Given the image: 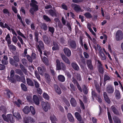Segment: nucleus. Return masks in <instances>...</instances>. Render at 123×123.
Returning a JSON list of instances; mask_svg holds the SVG:
<instances>
[{
	"instance_id": "obj_48",
	"label": "nucleus",
	"mask_w": 123,
	"mask_h": 123,
	"mask_svg": "<svg viewBox=\"0 0 123 123\" xmlns=\"http://www.w3.org/2000/svg\"><path fill=\"white\" fill-rule=\"evenodd\" d=\"M96 89L99 93H100V90L99 85L98 84H96L95 85Z\"/></svg>"
},
{
	"instance_id": "obj_15",
	"label": "nucleus",
	"mask_w": 123,
	"mask_h": 123,
	"mask_svg": "<svg viewBox=\"0 0 123 123\" xmlns=\"http://www.w3.org/2000/svg\"><path fill=\"white\" fill-rule=\"evenodd\" d=\"M9 62L12 65L15 67L18 66V64L17 62L12 58H11L10 59Z\"/></svg>"
},
{
	"instance_id": "obj_13",
	"label": "nucleus",
	"mask_w": 123,
	"mask_h": 123,
	"mask_svg": "<svg viewBox=\"0 0 123 123\" xmlns=\"http://www.w3.org/2000/svg\"><path fill=\"white\" fill-rule=\"evenodd\" d=\"M52 44L53 46L52 47L53 50H57L59 49V47L57 43L54 41L53 42Z\"/></svg>"
},
{
	"instance_id": "obj_59",
	"label": "nucleus",
	"mask_w": 123,
	"mask_h": 123,
	"mask_svg": "<svg viewBox=\"0 0 123 123\" xmlns=\"http://www.w3.org/2000/svg\"><path fill=\"white\" fill-rule=\"evenodd\" d=\"M43 98L45 99L48 100L49 99V97L48 95L46 93H44L43 94Z\"/></svg>"
},
{
	"instance_id": "obj_51",
	"label": "nucleus",
	"mask_w": 123,
	"mask_h": 123,
	"mask_svg": "<svg viewBox=\"0 0 123 123\" xmlns=\"http://www.w3.org/2000/svg\"><path fill=\"white\" fill-rule=\"evenodd\" d=\"M108 117L110 123H112L111 117V114L109 111L108 112Z\"/></svg>"
},
{
	"instance_id": "obj_35",
	"label": "nucleus",
	"mask_w": 123,
	"mask_h": 123,
	"mask_svg": "<svg viewBox=\"0 0 123 123\" xmlns=\"http://www.w3.org/2000/svg\"><path fill=\"white\" fill-rule=\"evenodd\" d=\"M113 119L115 123H121L120 119L117 117L115 116L113 117Z\"/></svg>"
},
{
	"instance_id": "obj_5",
	"label": "nucleus",
	"mask_w": 123,
	"mask_h": 123,
	"mask_svg": "<svg viewBox=\"0 0 123 123\" xmlns=\"http://www.w3.org/2000/svg\"><path fill=\"white\" fill-rule=\"evenodd\" d=\"M123 38V34L122 31L118 30L116 32V39L117 41L121 40Z\"/></svg>"
},
{
	"instance_id": "obj_10",
	"label": "nucleus",
	"mask_w": 123,
	"mask_h": 123,
	"mask_svg": "<svg viewBox=\"0 0 123 123\" xmlns=\"http://www.w3.org/2000/svg\"><path fill=\"white\" fill-rule=\"evenodd\" d=\"M71 6L74 10L76 12H79L81 10L80 6L74 3L72 4Z\"/></svg>"
},
{
	"instance_id": "obj_11",
	"label": "nucleus",
	"mask_w": 123,
	"mask_h": 123,
	"mask_svg": "<svg viewBox=\"0 0 123 123\" xmlns=\"http://www.w3.org/2000/svg\"><path fill=\"white\" fill-rule=\"evenodd\" d=\"M36 45L37 49L41 48L43 49L44 48V43L41 40H40L38 43H36Z\"/></svg>"
},
{
	"instance_id": "obj_12",
	"label": "nucleus",
	"mask_w": 123,
	"mask_h": 123,
	"mask_svg": "<svg viewBox=\"0 0 123 123\" xmlns=\"http://www.w3.org/2000/svg\"><path fill=\"white\" fill-rule=\"evenodd\" d=\"M106 92L108 93H112L114 91V89L112 86L109 85L107 86L106 88Z\"/></svg>"
},
{
	"instance_id": "obj_16",
	"label": "nucleus",
	"mask_w": 123,
	"mask_h": 123,
	"mask_svg": "<svg viewBox=\"0 0 123 123\" xmlns=\"http://www.w3.org/2000/svg\"><path fill=\"white\" fill-rule=\"evenodd\" d=\"M64 53L67 56L69 57L71 55V52L69 49L65 48L63 50Z\"/></svg>"
},
{
	"instance_id": "obj_1",
	"label": "nucleus",
	"mask_w": 123,
	"mask_h": 123,
	"mask_svg": "<svg viewBox=\"0 0 123 123\" xmlns=\"http://www.w3.org/2000/svg\"><path fill=\"white\" fill-rule=\"evenodd\" d=\"M30 6L33 7L31 8L29 10L30 12L32 15L34 14V12L37 11L38 10V6L37 4H38L37 1L35 0H31Z\"/></svg>"
},
{
	"instance_id": "obj_44",
	"label": "nucleus",
	"mask_w": 123,
	"mask_h": 123,
	"mask_svg": "<svg viewBox=\"0 0 123 123\" xmlns=\"http://www.w3.org/2000/svg\"><path fill=\"white\" fill-rule=\"evenodd\" d=\"M43 69L44 71L45 77H49V75L48 73L46 71L45 68V67H43Z\"/></svg>"
},
{
	"instance_id": "obj_45",
	"label": "nucleus",
	"mask_w": 123,
	"mask_h": 123,
	"mask_svg": "<svg viewBox=\"0 0 123 123\" xmlns=\"http://www.w3.org/2000/svg\"><path fill=\"white\" fill-rule=\"evenodd\" d=\"M26 119L29 121L31 122V123L33 122H34V120L33 118L30 117H27L26 118Z\"/></svg>"
},
{
	"instance_id": "obj_23",
	"label": "nucleus",
	"mask_w": 123,
	"mask_h": 123,
	"mask_svg": "<svg viewBox=\"0 0 123 123\" xmlns=\"http://www.w3.org/2000/svg\"><path fill=\"white\" fill-rule=\"evenodd\" d=\"M8 46L9 49L11 52H14L16 50V47L12 44H11Z\"/></svg>"
},
{
	"instance_id": "obj_57",
	"label": "nucleus",
	"mask_w": 123,
	"mask_h": 123,
	"mask_svg": "<svg viewBox=\"0 0 123 123\" xmlns=\"http://www.w3.org/2000/svg\"><path fill=\"white\" fill-rule=\"evenodd\" d=\"M38 34L37 33H35V41H36L37 43H38Z\"/></svg>"
},
{
	"instance_id": "obj_33",
	"label": "nucleus",
	"mask_w": 123,
	"mask_h": 123,
	"mask_svg": "<svg viewBox=\"0 0 123 123\" xmlns=\"http://www.w3.org/2000/svg\"><path fill=\"white\" fill-rule=\"evenodd\" d=\"M75 115L79 121H81V116L79 113L77 112H76L75 113Z\"/></svg>"
},
{
	"instance_id": "obj_38",
	"label": "nucleus",
	"mask_w": 123,
	"mask_h": 123,
	"mask_svg": "<svg viewBox=\"0 0 123 123\" xmlns=\"http://www.w3.org/2000/svg\"><path fill=\"white\" fill-rule=\"evenodd\" d=\"M16 72L17 74L20 75V77H24V75L21 70L18 69H17Z\"/></svg>"
},
{
	"instance_id": "obj_3",
	"label": "nucleus",
	"mask_w": 123,
	"mask_h": 123,
	"mask_svg": "<svg viewBox=\"0 0 123 123\" xmlns=\"http://www.w3.org/2000/svg\"><path fill=\"white\" fill-rule=\"evenodd\" d=\"M56 69L57 70H62L63 71L66 70V66L65 64L62 62H60L58 59H57L56 61Z\"/></svg>"
},
{
	"instance_id": "obj_18",
	"label": "nucleus",
	"mask_w": 123,
	"mask_h": 123,
	"mask_svg": "<svg viewBox=\"0 0 123 123\" xmlns=\"http://www.w3.org/2000/svg\"><path fill=\"white\" fill-rule=\"evenodd\" d=\"M61 57L62 60L66 63L68 64H70V62L69 60L65 55H61Z\"/></svg>"
},
{
	"instance_id": "obj_32",
	"label": "nucleus",
	"mask_w": 123,
	"mask_h": 123,
	"mask_svg": "<svg viewBox=\"0 0 123 123\" xmlns=\"http://www.w3.org/2000/svg\"><path fill=\"white\" fill-rule=\"evenodd\" d=\"M84 15L87 19H90L92 18V16L91 14L89 12H86L84 14Z\"/></svg>"
},
{
	"instance_id": "obj_9",
	"label": "nucleus",
	"mask_w": 123,
	"mask_h": 123,
	"mask_svg": "<svg viewBox=\"0 0 123 123\" xmlns=\"http://www.w3.org/2000/svg\"><path fill=\"white\" fill-rule=\"evenodd\" d=\"M68 45L70 48L73 49H75L76 46V42L74 40H72L68 42Z\"/></svg>"
},
{
	"instance_id": "obj_61",
	"label": "nucleus",
	"mask_w": 123,
	"mask_h": 123,
	"mask_svg": "<svg viewBox=\"0 0 123 123\" xmlns=\"http://www.w3.org/2000/svg\"><path fill=\"white\" fill-rule=\"evenodd\" d=\"M62 8L66 10H68V7L65 4L63 3L61 6Z\"/></svg>"
},
{
	"instance_id": "obj_42",
	"label": "nucleus",
	"mask_w": 123,
	"mask_h": 123,
	"mask_svg": "<svg viewBox=\"0 0 123 123\" xmlns=\"http://www.w3.org/2000/svg\"><path fill=\"white\" fill-rule=\"evenodd\" d=\"M30 110L33 115H34L35 114V110L33 107L32 106H30Z\"/></svg>"
},
{
	"instance_id": "obj_60",
	"label": "nucleus",
	"mask_w": 123,
	"mask_h": 123,
	"mask_svg": "<svg viewBox=\"0 0 123 123\" xmlns=\"http://www.w3.org/2000/svg\"><path fill=\"white\" fill-rule=\"evenodd\" d=\"M72 82L74 84H76V86H79V84L77 81L74 77H73L72 79Z\"/></svg>"
},
{
	"instance_id": "obj_37",
	"label": "nucleus",
	"mask_w": 123,
	"mask_h": 123,
	"mask_svg": "<svg viewBox=\"0 0 123 123\" xmlns=\"http://www.w3.org/2000/svg\"><path fill=\"white\" fill-rule=\"evenodd\" d=\"M13 114L14 116L15 117L18 119H20L21 118L20 115L18 112H16L14 113H13Z\"/></svg>"
},
{
	"instance_id": "obj_19",
	"label": "nucleus",
	"mask_w": 123,
	"mask_h": 123,
	"mask_svg": "<svg viewBox=\"0 0 123 123\" xmlns=\"http://www.w3.org/2000/svg\"><path fill=\"white\" fill-rule=\"evenodd\" d=\"M48 12L49 14L52 17H56L57 14L56 12V11H55L53 10L50 9L49 10Z\"/></svg>"
},
{
	"instance_id": "obj_28",
	"label": "nucleus",
	"mask_w": 123,
	"mask_h": 123,
	"mask_svg": "<svg viewBox=\"0 0 123 123\" xmlns=\"http://www.w3.org/2000/svg\"><path fill=\"white\" fill-rule=\"evenodd\" d=\"M20 67L23 72L26 75H27L26 76V77H27V76H28V75L27 73V70L26 69L24 66L22 64H20Z\"/></svg>"
},
{
	"instance_id": "obj_41",
	"label": "nucleus",
	"mask_w": 123,
	"mask_h": 123,
	"mask_svg": "<svg viewBox=\"0 0 123 123\" xmlns=\"http://www.w3.org/2000/svg\"><path fill=\"white\" fill-rule=\"evenodd\" d=\"M42 60L44 63L45 64L47 65L48 64L49 61L48 59L46 57L44 56Z\"/></svg>"
},
{
	"instance_id": "obj_24",
	"label": "nucleus",
	"mask_w": 123,
	"mask_h": 123,
	"mask_svg": "<svg viewBox=\"0 0 123 123\" xmlns=\"http://www.w3.org/2000/svg\"><path fill=\"white\" fill-rule=\"evenodd\" d=\"M67 116L70 122H74V118L71 113H68Z\"/></svg>"
},
{
	"instance_id": "obj_43",
	"label": "nucleus",
	"mask_w": 123,
	"mask_h": 123,
	"mask_svg": "<svg viewBox=\"0 0 123 123\" xmlns=\"http://www.w3.org/2000/svg\"><path fill=\"white\" fill-rule=\"evenodd\" d=\"M50 119L53 123H55V121L56 120V119L54 116L50 117Z\"/></svg>"
},
{
	"instance_id": "obj_6",
	"label": "nucleus",
	"mask_w": 123,
	"mask_h": 123,
	"mask_svg": "<svg viewBox=\"0 0 123 123\" xmlns=\"http://www.w3.org/2000/svg\"><path fill=\"white\" fill-rule=\"evenodd\" d=\"M43 38L45 43L48 46H50L51 43V40L50 37H48L46 35L43 36Z\"/></svg>"
},
{
	"instance_id": "obj_62",
	"label": "nucleus",
	"mask_w": 123,
	"mask_h": 123,
	"mask_svg": "<svg viewBox=\"0 0 123 123\" xmlns=\"http://www.w3.org/2000/svg\"><path fill=\"white\" fill-rule=\"evenodd\" d=\"M1 63L3 65H6L8 64V62L6 60H2L1 61Z\"/></svg>"
},
{
	"instance_id": "obj_52",
	"label": "nucleus",
	"mask_w": 123,
	"mask_h": 123,
	"mask_svg": "<svg viewBox=\"0 0 123 123\" xmlns=\"http://www.w3.org/2000/svg\"><path fill=\"white\" fill-rule=\"evenodd\" d=\"M92 97L93 100L94 99V97H97V94L94 91H92Z\"/></svg>"
},
{
	"instance_id": "obj_21",
	"label": "nucleus",
	"mask_w": 123,
	"mask_h": 123,
	"mask_svg": "<svg viewBox=\"0 0 123 123\" xmlns=\"http://www.w3.org/2000/svg\"><path fill=\"white\" fill-rule=\"evenodd\" d=\"M111 108L112 111L115 114L119 115V112L115 106H111Z\"/></svg>"
},
{
	"instance_id": "obj_29",
	"label": "nucleus",
	"mask_w": 123,
	"mask_h": 123,
	"mask_svg": "<svg viewBox=\"0 0 123 123\" xmlns=\"http://www.w3.org/2000/svg\"><path fill=\"white\" fill-rule=\"evenodd\" d=\"M23 111L25 113L27 114L30 112V108L28 106H26L23 109Z\"/></svg>"
},
{
	"instance_id": "obj_31",
	"label": "nucleus",
	"mask_w": 123,
	"mask_h": 123,
	"mask_svg": "<svg viewBox=\"0 0 123 123\" xmlns=\"http://www.w3.org/2000/svg\"><path fill=\"white\" fill-rule=\"evenodd\" d=\"M80 60L81 63L84 65L86 64V59L83 56L82 54H80Z\"/></svg>"
},
{
	"instance_id": "obj_54",
	"label": "nucleus",
	"mask_w": 123,
	"mask_h": 123,
	"mask_svg": "<svg viewBox=\"0 0 123 123\" xmlns=\"http://www.w3.org/2000/svg\"><path fill=\"white\" fill-rule=\"evenodd\" d=\"M101 59L102 60H105L106 59L105 55L104 53L100 54Z\"/></svg>"
},
{
	"instance_id": "obj_63",
	"label": "nucleus",
	"mask_w": 123,
	"mask_h": 123,
	"mask_svg": "<svg viewBox=\"0 0 123 123\" xmlns=\"http://www.w3.org/2000/svg\"><path fill=\"white\" fill-rule=\"evenodd\" d=\"M86 59H88L89 57V55L86 52H84L83 53Z\"/></svg>"
},
{
	"instance_id": "obj_34",
	"label": "nucleus",
	"mask_w": 123,
	"mask_h": 123,
	"mask_svg": "<svg viewBox=\"0 0 123 123\" xmlns=\"http://www.w3.org/2000/svg\"><path fill=\"white\" fill-rule=\"evenodd\" d=\"M43 19L46 22H51V20L50 18L47 16L44 15L43 16Z\"/></svg>"
},
{
	"instance_id": "obj_22",
	"label": "nucleus",
	"mask_w": 123,
	"mask_h": 123,
	"mask_svg": "<svg viewBox=\"0 0 123 123\" xmlns=\"http://www.w3.org/2000/svg\"><path fill=\"white\" fill-rule=\"evenodd\" d=\"M103 94L105 100L108 103L110 104L111 102V101L109 98L106 92H104Z\"/></svg>"
},
{
	"instance_id": "obj_20",
	"label": "nucleus",
	"mask_w": 123,
	"mask_h": 123,
	"mask_svg": "<svg viewBox=\"0 0 123 123\" xmlns=\"http://www.w3.org/2000/svg\"><path fill=\"white\" fill-rule=\"evenodd\" d=\"M55 90L56 92L59 94H61L62 92L60 88L56 84H54V85Z\"/></svg>"
},
{
	"instance_id": "obj_46",
	"label": "nucleus",
	"mask_w": 123,
	"mask_h": 123,
	"mask_svg": "<svg viewBox=\"0 0 123 123\" xmlns=\"http://www.w3.org/2000/svg\"><path fill=\"white\" fill-rule=\"evenodd\" d=\"M17 33L18 35L21 36L24 38L26 39V37L19 30L17 31Z\"/></svg>"
},
{
	"instance_id": "obj_4",
	"label": "nucleus",
	"mask_w": 123,
	"mask_h": 123,
	"mask_svg": "<svg viewBox=\"0 0 123 123\" xmlns=\"http://www.w3.org/2000/svg\"><path fill=\"white\" fill-rule=\"evenodd\" d=\"M97 62L98 64L97 66V68L100 76L101 77V75L103 77L104 72V68L102 66L103 65L100 61L98 60Z\"/></svg>"
},
{
	"instance_id": "obj_30",
	"label": "nucleus",
	"mask_w": 123,
	"mask_h": 123,
	"mask_svg": "<svg viewBox=\"0 0 123 123\" xmlns=\"http://www.w3.org/2000/svg\"><path fill=\"white\" fill-rule=\"evenodd\" d=\"M70 102L71 105L74 107L76 106L77 103L75 100L74 98H72L70 100Z\"/></svg>"
},
{
	"instance_id": "obj_55",
	"label": "nucleus",
	"mask_w": 123,
	"mask_h": 123,
	"mask_svg": "<svg viewBox=\"0 0 123 123\" xmlns=\"http://www.w3.org/2000/svg\"><path fill=\"white\" fill-rule=\"evenodd\" d=\"M70 86L71 87V91H75V88L74 85L72 84H70Z\"/></svg>"
},
{
	"instance_id": "obj_14",
	"label": "nucleus",
	"mask_w": 123,
	"mask_h": 123,
	"mask_svg": "<svg viewBox=\"0 0 123 123\" xmlns=\"http://www.w3.org/2000/svg\"><path fill=\"white\" fill-rule=\"evenodd\" d=\"M33 100L34 103L36 105H38L39 104L40 101L38 97L36 95H34L33 96Z\"/></svg>"
},
{
	"instance_id": "obj_25",
	"label": "nucleus",
	"mask_w": 123,
	"mask_h": 123,
	"mask_svg": "<svg viewBox=\"0 0 123 123\" xmlns=\"http://www.w3.org/2000/svg\"><path fill=\"white\" fill-rule=\"evenodd\" d=\"M44 67H43L42 68L40 67H38L37 69L38 71L39 74L42 76H43L44 74V71L43 69V68Z\"/></svg>"
},
{
	"instance_id": "obj_50",
	"label": "nucleus",
	"mask_w": 123,
	"mask_h": 123,
	"mask_svg": "<svg viewBox=\"0 0 123 123\" xmlns=\"http://www.w3.org/2000/svg\"><path fill=\"white\" fill-rule=\"evenodd\" d=\"M49 31L52 34L54 33L55 29L53 27H49Z\"/></svg>"
},
{
	"instance_id": "obj_36",
	"label": "nucleus",
	"mask_w": 123,
	"mask_h": 123,
	"mask_svg": "<svg viewBox=\"0 0 123 123\" xmlns=\"http://www.w3.org/2000/svg\"><path fill=\"white\" fill-rule=\"evenodd\" d=\"M41 28L44 31H46L48 29V26L45 23H42L41 25Z\"/></svg>"
},
{
	"instance_id": "obj_47",
	"label": "nucleus",
	"mask_w": 123,
	"mask_h": 123,
	"mask_svg": "<svg viewBox=\"0 0 123 123\" xmlns=\"http://www.w3.org/2000/svg\"><path fill=\"white\" fill-rule=\"evenodd\" d=\"M13 59L15 61L17 62H18L19 61V56L18 55H15L13 57Z\"/></svg>"
},
{
	"instance_id": "obj_49",
	"label": "nucleus",
	"mask_w": 123,
	"mask_h": 123,
	"mask_svg": "<svg viewBox=\"0 0 123 123\" xmlns=\"http://www.w3.org/2000/svg\"><path fill=\"white\" fill-rule=\"evenodd\" d=\"M3 12L4 14H6L9 15L10 12L8 10L6 9H4L3 10Z\"/></svg>"
},
{
	"instance_id": "obj_7",
	"label": "nucleus",
	"mask_w": 123,
	"mask_h": 123,
	"mask_svg": "<svg viewBox=\"0 0 123 123\" xmlns=\"http://www.w3.org/2000/svg\"><path fill=\"white\" fill-rule=\"evenodd\" d=\"M42 105L44 110L46 112L47 111L48 109H50V105L48 102L46 103L44 102H42Z\"/></svg>"
},
{
	"instance_id": "obj_56",
	"label": "nucleus",
	"mask_w": 123,
	"mask_h": 123,
	"mask_svg": "<svg viewBox=\"0 0 123 123\" xmlns=\"http://www.w3.org/2000/svg\"><path fill=\"white\" fill-rule=\"evenodd\" d=\"M12 40L13 42L15 44L16 43L18 40V39L16 36H13L12 38Z\"/></svg>"
},
{
	"instance_id": "obj_2",
	"label": "nucleus",
	"mask_w": 123,
	"mask_h": 123,
	"mask_svg": "<svg viewBox=\"0 0 123 123\" xmlns=\"http://www.w3.org/2000/svg\"><path fill=\"white\" fill-rule=\"evenodd\" d=\"M2 117L4 120L6 122L8 123L10 121L12 123H13L15 122L14 117L12 114H8L6 116L5 114H3Z\"/></svg>"
},
{
	"instance_id": "obj_64",
	"label": "nucleus",
	"mask_w": 123,
	"mask_h": 123,
	"mask_svg": "<svg viewBox=\"0 0 123 123\" xmlns=\"http://www.w3.org/2000/svg\"><path fill=\"white\" fill-rule=\"evenodd\" d=\"M5 66L3 64H0V70H3L5 68Z\"/></svg>"
},
{
	"instance_id": "obj_26",
	"label": "nucleus",
	"mask_w": 123,
	"mask_h": 123,
	"mask_svg": "<svg viewBox=\"0 0 123 123\" xmlns=\"http://www.w3.org/2000/svg\"><path fill=\"white\" fill-rule=\"evenodd\" d=\"M115 94L116 98L117 99H119L120 98H121V95L119 91L117 90H116L115 91Z\"/></svg>"
},
{
	"instance_id": "obj_58",
	"label": "nucleus",
	"mask_w": 123,
	"mask_h": 123,
	"mask_svg": "<svg viewBox=\"0 0 123 123\" xmlns=\"http://www.w3.org/2000/svg\"><path fill=\"white\" fill-rule=\"evenodd\" d=\"M27 58L28 61L31 62H32V59L31 57L29 55H27Z\"/></svg>"
},
{
	"instance_id": "obj_27",
	"label": "nucleus",
	"mask_w": 123,
	"mask_h": 123,
	"mask_svg": "<svg viewBox=\"0 0 123 123\" xmlns=\"http://www.w3.org/2000/svg\"><path fill=\"white\" fill-rule=\"evenodd\" d=\"M6 91L7 92L6 94L9 98H14V96L12 93L9 90H6Z\"/></svg>"
},
{
	"instance_id": "obj_39",
	"label": "nucleus",
	"mask_w": 123,
	"mask_h": 123,
	"mask_svg": "<svg viewBox=\"0 0 123 123\" xmlns=\"http://www.w3.org/2000/svg\"><path fill=\"white\" fill-rule=\"evenodd\" d=\"M63 101L66 104V105L68 106H69L70 105L69 102L67 99L65 97H63L62 98Z\"/></svg>"
},
{
	"instance_id": "obj_17",
	"label": "nucleus",
	"mask_w": 123,
	"mask_h": 123,
	"mask_svg": "<svg viewBox=\"0 0 123 123\" xmlns=\"http://www.w3.org/2000/svg\"><path fill=\"white\" fill-rule=\"evenodd\" d=\"M71 65L73 68L75 70L78 71L80 69L79 67L76 62H73L71 63Z\"/></svg>"
},
{
	"instance_id": "obj_53",
	"label": "nucleus",
	"mask_w": 123,
	"mask_h": 123,
	"mask_svg": "<svg viewBox=\"0 0 123 123\" xmlns=\"http://www.w3.org/2000/svg\"><path fill=\"white\" fill-rule=\"evenodd\" d=\"M21 86L22 89L24 91H27V88L25 85L23 84H21Z\"/></svg>"
},
{
	"instance_id": "obj_8",
	"label": "nucleus",
	"mask_w": 123,
	"mask_h": 123,
	"mask_svg": "<svg viewBox=\"0 0 123 123\" xmlns=\"http://www.w3.org/2000/svg\"><path fill=\"white\" fill-rule=\"evenodd\" d=\"M8 79L12 83L15 82L17 80L21 81L22 79H24V77H7Z\"/></svg>"
},
{
	"instance_id": "obj_40",
	"label": "nucleus",
	"mask_w": 123,
	"mask_h": 123,
	"mask_svg": "<svg viewBox=\"0 0 123 123\" xmlns=\"http://www.w3.org/2000/svg\"><path fill=\"white\" fill-rule=\"evenodd\" d=\"M27 84L31 86H33L34 84L32 81L29 79H27Z\"/></svg>"
}]
</instances>
